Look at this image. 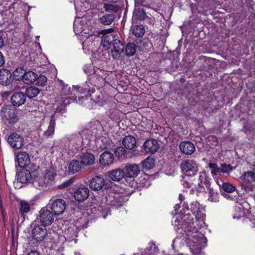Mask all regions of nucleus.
<instances>
[{"mask_svg": "<svg viewBox=\"0 0 255 255\" xmlns=\"http://www.w3.org/2000/svg\"><path fill=\"white\" fill-rule=\"evenodd\" d=\"M37 78V74L32 71H28L23 74L21 76L17 78V80H22L23 82L26 84H30L33 83Z\"/></svg>", "mask_w": 255, "mask_h": 255, "instance_id": "24", "label": "nucleus"}, {"mask_svg": "<svg viewBox=\"0 0 255 255\" xmlns=\"http://www.w3.org/2000/svg\"><path fill=\"white\" fill-rule=\"evenodd\" d=\"M31 182L36 188L43 186L46 183L44 176L36 171H32Z\"/></svg>", "mask_w": 255, "mask_h": 255, "instance_id": "21", "label": "nucleus"}, {"mask_svg": "<svg viewBox=\"0 0 255 255\" xmlns=\"http://www.w3.org/2000/svg\"><path fill=\"white\" fill-rule=\"evenodd\" d=\"M3 45V40L2 38L1 33L0 32V48H1Z\"/></svg>", "mask_w": 255, "mask_h": 255, "instance_id": "54", "label": "nucleus"}, {"mask_svg": "<svg viewBox=\"0 0 255 255\" xmlns=\"http://www.w3.org/2000/svg\"><path fill=\"white\" fill-rule=\"evenodd\" d=\"M136 144L135 138L130 135L126 136L123 140V144L124 147L128 149L133 148Z\"/></svg>", "mask_w": 255, "mask_h": 255, "instance_id": "30", "label": "nucleus"}, {"mask_svg": "<svg viewBox=\"0 0 255 255\" xmlns=\"http://www.w3.org/2000/svg\"><path fill=\"white\" fill-rule=\"evenodd\" d=\"M7 141L11 147L15 149L20 148L23 145V138L16 133L10 134L8 137Z\"/></svg>", "mask_w": 255, "mask_h": 255, "instance_id": "12", "label": "nucleus"}, {"mask_svg": "<svg viewBox=\"0 0 255 255\" xmlns=\"http://www.w3.org/2000/svg\"><path fill=\"white\" fill-rule=\"evenodd\" d=\"M241 186L246 192H252L254 189L253 182H255V170L244 172L240 177Z\"/></svg>", "mask_w": 255, "mask_h": 255, "instance_id": "3", "label": "nucleus"}, {"mask_svg": "<svg viewBox=\"0 0 255 255\" xmlns=\"http://www.w3.org/2000/svg\"><path fill=\"white\" fill-rule=\"evenodd\" d=\"M19 71H22L21 69H18L17 68L14 72H13V76L16 77L17 76V73Z\"/></svg>", "mask_w": 255, "mask_h": 255, "instance_id": "56", "label": "nucleus"}, {"mask_svg": "<svg viewBox=\"0 0 255 255\" xmlns=\"http://www.w3.org/2000/svg\"><path fill=\"white\" fill-rule=\"evenodd\" d=\"M11 103L14 106L19 107L26 101V95L22 92L14 93L11 97Z\"/></svg>", "mask_w": 255, "mask_h": 255, "instance_id": "23", "label": "nucleus"}, {"mask_svg": "<svg viewBox=\"0 0 255 255\" xmlns=\"http://www.w3.org/2000/svg\"><path fill=\"white\" fill-rule=\"evenodd\" d=\"M40 92V90L34 86L27 88L25 91L26 95L30 99L36 97Z\"/></svg>", "mask_w": 255, "mask_h": 255, "instance_id": "36", "label": "nucleus"}, {"mask_svg": "<svg viewBox=\"0 0 255 255\" xmlns=\"http://www.w3.org/2000/svg\"><path fill=\"white\" fill-rule=\"evenodd\" d=\"M125 49V46L121 40L119 39L118 32L113 28V53L120 55Z\"/></svg>", "mask_w": 255, "mask_h": 255, "instance_id": "8", "label": "nucleus"}, {"mask_svg": "<svg viewBox=\"0 0 255 255\" xmlns=\"http://www.w3.org/2000/svg\"><path fill=\"white\" fill-rule=\"evenodd\" d=\"M104 79H105V81H106V82H107V83H109L110 82V81H109V78H108L107 77H106V76H105V78H104Z\"/></svg>", "mask_w": 255, "mask_h": 255, "instance_id": "60", "label": "nucleus"}, {"mask_svg": "<svg viewBox=\"0 0 255 255\" xmlns=\"http://www.w3.org/2000/svg\"><path fill=\"white\" fill-rule=\"evenodd\" d=\"M36 80V84L40 86H45L46 84L47 81V77L44 75H40L39 77L37 76Z\"/></svg>", "mask_w": 255, "mask_h": 255, "instance_id": "46", "label": "nucleus"}, {"mask_svg": "<svg viewBox=\"0 0 255 255\" xmlns=\"http://www.w3.org/2000/svg\"><path fill=\"white\" fill-rule=\"evenodd\" d=\"M121 185L113 183V207L119 208L122 206L127 200V197L130 194L127 192L126 188Z\"/></svg>", "mask_w": 255, "mask_h": 255, "instance_id": "2", "label": "nucleus"}, {"mask_svg": "<svg viewBox=\"0 0 255 255\" xmlns=\"http://www.w3.org/2000/svg\"><path fill=\"white\" fill-rule=\"evenodd\" d=\"M179 199L181 203L182 202V201L184 200V196L182 193L179 194Z\"/></svg>", "mask_w": 255, "mask_h": 255, "instance_id": "57", "label": "nucleus"}, {"mask_svg": "<svg viewBox=\"0 0 255 255\" xmlns=\"http://www.w3.org/2000/svg\"><path fill=\"white\" fill-rule=\"evenodd\" d=\"M209 167L211 169L212 175H217L221 172L220 167L215 163H209Z\"/></svg>", "mask_w": 255, "mask_h": 255, "instance_id": "43", "label": "nucleus"}, {"mask_svg": "<svg viewBox=\"0 0 255 255\" xmlns=\"http://www.w3.org/2000/svg\"><path fill=\"white\" fill-rule=\"evenodd\" d=\"M252 0H246V2L248 4H251Z\"/></svg>", "mask_w": 255, "mask_h": 255, "instance_id": "61", "label": "nucleus"}, {"mask_svg": "<svg viewBox=\"0 0 255 255\" xmlns=\"http://www.w3.org/2000/svg\"><path fill=\"white\" fill-rule=\"evenodd\" d=\"M39 220L42 225H50L54 220L53 213L47 209L43 208L40 211Z\"/></svg>", "mask_w": 255, "mask_h": 255, "instance_id": "9", "label": "nucleus"}, {"mask_svg": "<svg viewBox=\"0 0 255 255\" xmlns=\"http://www.w3.org/2000/svg\"><path fill=\"white\" fill-rule=\"evenodd\" d=\"M209 194V200L212 202H216L219 201V194L218 192L215 191L213 188L209 187V189H207Z\"/></svg>", "mask_w": 255, "mask_h": 255, "instance_id": "40", "label": "nucleus"}, {"mask_svg": "<svg viewBox=\"0 0 255 255\" xmlns=\"http://www.w3.org/2000/svg\"><path fill=\"white\" fill-rule=\"evenodd\" d=\"M174 210L175 211H177L179 209V208H180V206L179 204H177L175 205V206H174Z\"/></svg>", "mask_w": 255, "mask_h": 255, "instance_id": "58", "label": "nucleus"}, {"mask_svg": "<svg viewBox=\"0 0 255 255\" xmlns=\"http://www.w3.org/2000/svg\"><path fill=\"white\" fill-rule=\"evenodd\" d=\"M183 210L185 211H188L189 210V207L187 204H184L183 205Z\"/></svg>", "mask_w": 255, "mask_h": 255, "instance_id": "55", "label": "nucleus"}, {"mask_svg": "<svg viewBox=\"0 0 255 255\" xmlns=\"http://www.w3.org/2000/svg\"><path fill=\"white\" fill-rule=\"evenodd\" d=\"M105 185V179L102 175L96 176L92 178L89 183L90 188L94 191L101 190Z\"/></svg>", "mask_w": 255, "mask_h": 255, "instance_id": "19", "label": "nucleus"}, {"mask_svg": "<svg viewBox=\"0 0 255 255\" xmlns=\"http://www.w3.org/2000/svg\"><path fill=\"white\" fill-rule=\"evenodd\" d=\"M139 172V166L135 164H128L126 166L125 174L127 177L133 178Z\"/></svg>", "mask_w": 255, "mask_h": 255, "instance_id": "26", "label": "nucleus"}, {"mask_svg": "<svg viewBox=\"0 0 255 255\" xmlns=\"http://www.w3.org/2000/svg\"><path fill=\"white\" fill-rule=\"evenodd\" d=\"M99 162L103 166H110L112 164V153L110 151L104 152L100 156Z\"/></svg>", "mask_w": 255, "mask_h": 255, "instance_id": "29", "label": "nucleus"}, {"mask_svg": "<svg viewBox=\"0 0 255 255\" xmlns=\"http://www.w3.org/2000/svg\"><path fill=\"white\" fill-rule=\"evenodd\" d=\"M112 28L101 30L100 33L102 34L101 45L105 50H109L112 46L111 33Z\"/></svg>", "mask_w": 255, "mask_h": 255, "instance_id": "10", "label": "nucleus"}, {"mask_svg": "<svg viewBox=\"0 0 255 255\" xmlns=\"http://www.w3.org/2000/svg\"><path fill=\"white\" fill-rule=\"evenodd\" d=\"M118 1V0H113V3H115L116 2H117Z\"/></svg>", "mask_w": 255, "mask_h": 255, "instance_id": "64", "label": "nucleus"}, {"mask_svg": "<svg viewBox=\"0 0 255 255\" xmlns=\"http://www.w3.org/2000/svg\"><path fill=\"white\" fill-rule=\"evenodd\" d=\"M17 160L20 167H24L29 164L30 157L25 152H20L17 155Z\"/></svg>", "mask_w": 255, "mask_h": 255, "instance_id": "27", "label": "nucleus"}, {"mask_svg": "<svg viewBox=\"0 0 255 255\" xmlns=\"http://www.w3.org/2000/svg\"><path fill=\"white\" fill-rule=\"evenodd\" d=\"M88 92L89 93L85 98H84V97H79V100L80 101L85 100L88 102L93 101V102L99 104V105H102L103 104V95L98 90L96 91L95 89H92V90H89Z\"/></svg>", "mask_w": 255, "mask_h": 255, "instance_id": "7", "label": "nucleus"}, {"mask_svg": "<svg viewBox=\"0 0 255 255\" xmlns=\"http://www.w3.org/2000/svg\"><path fill=\"white\" fill-rule=\"evenodd\" d=\"M32 177V172L31 173L28 170H23L18 174L17 179L22 183H24L31 181Z\"/></svg>", "mask_w": 255, "mask_h": 255, "instance_id": "28", "label": "nucleus"}, {"mask_svg": "<svg viewBox=\"0 0 255 255\" xmlns=\"http://www.w3.org/2000/svg\"><path fill=\"white\" fill-rule=\"evenodd\" d=\"M72 100H73L69 97L61 95L57 98L56 103L54 104V107L57 112H61L64 110L66 105L70 104Z\"/></svg>", "mask_w": 255, "mask_h": 255, "instance_id": "18", "label": "nucleus"}, {"mask_svg": "<svg viewBox=\"0 0 255 255\" xmlns=\"http://www.w3.org/2000/svg\"><path fill=\"white\" fill-rule=\"evenodd\" d=\"M220 170L221 172L228 174L233 170V167L231 164L222 163L220 165Z\"/></svg>", "mask_w": 255, "mask_h": 255, "instance_id": "41", "label": "nucleus"}, {"mask_svg": "<svg viewBox=\"0 0 255 255\" xmlns=\"http://www.w3.org/2000/svg\"><path fill=\"white\" fill-rule=\"evenodd\" d=\"M219 185L221 192L224 191L226 193H231L236 189V187L229 182H222L221 185L220 184Z\"/></svg>", "mask_w": 255, "mask_h": 255, "instance_id": "34", "label": "nucleus"}, {"mask_svg": "<svg viewBox=\"0 0 255 255\" xmlns=\"http://www.w3.org/2000/svg\"><path fill=\"white\" fill-rule=\"evenodd\" d=\"M27 255H40V254L36 251H31L29 252Z\"/></svg>", "mask_w": 255, "mask_h": 255, "instance_id": "53", "label": "nucleus"}, {"mask_svg": "<svg viewBox=\"0 0 255 255\" xmlns=\"http://www.w3.org/2000/svg\"><path fill=\"white\" fill-rule=\"evenodd\" d=\"M211 179L207 176L206 172L203 171L200 172L198 177V187L200 191H204L205 188L209 189L211 186L210 180Z\"/></svg>", "mask_w": 255, "mask_h": 255, "instance_id": "14", "label": "nucleus"}, {"mask_svg": "<svg viewBox=\"0 0 255 255\" xmlns=\"http://www.w3.org/2000/svg\"><path fill=\"white\" fill-rule=\"evenodd\" d=\"M180 168L182 172L188 176L195 175L198 171L197 164L192 159L183 160L181 163Z\"/></svg>", "mask_w": 255, "mask_h": 255, "instance_id": "5", "label": "nucleus"}, {"mask_svg": "<svg viewBox=\"0 0 255 255\" xmlns=\"http://www.w3.org/2000/svg\"><path fill=\"white\" fill-rule=\"evenodd\" d=\"M179 149L184 154L186 155H191L194 153L195 150V147L194 144L188 141L181 142L179 144Z\"/></svg>", "mask_w": 255, "mask_h": 255, "instance_id": "20", "label": "nucleus"}, {"mask_svg": "<svg viewBox=\"0 0 255 255\" xmlns=\"http://www.w3.org/2000/svg\"><path fill=\"white\" fill-rule=\"evenodd\" d=\"M76 27H77V25L74 24V30L76 31Z\"/></svg>", "mask_w": 255, "mask_h": 255, "instance_id": "63", "label": "nucleus"}, {"mask_svg": "<svg viewBox=\"0 0 255 255\" xmlns=\"http://www.w3.org/2000/svg\"><path fill=\"white\" fill-rule=\"evenodd\" d=\"M89 189L87 187H80L74 191V197L77 201L83 202L89 197Z\"/></svg>", "mask_w": 255, "mask_h": 255, "instance_id": "16", "label": "nucleus"}, {"mask_svg": "<svg viewBox=\"0 0 255 255\" xmlns=\"http://www.w3.org/2000/svg\"><path fill=\"white\" fill-rule=\"evenodd\" d=\"M19 211L22 216L28 213L30 210L29 203L25 200H21L19 202Z\"/></svg>", "mask_w": 255, "mask_h": 255, "instance_id": "38", "label": "nucleus"}, {"mask_svg": "<svg viewBox=\"0 0 255 255\" xmlns=\"http://www.w3.org/2000/svg\"><path fill=\"white\" fill-rule=\"evenodd\" d=\"M4 64V59L2 54V53L0 52V66H1Z\"/></svg>", "mask_w": 255, "mask_h": 255, "instance_id": "52", "label": "nucleus"}, {"mask_svg": "<svg viewBox=\"0 0 255 255\" xmlns=\"http://www.w3.org/2000/svg\"><path fill=\"white\" fill-rule=\"evenodd\" d=\"M61 93L64 96L68 95L71 94V90L68 85H64L62 89Z\"/></svg>", "mask_w": 255, "mask_h": 255, "instance_id": "49", "label": "nucleus"}, {"mask_svg": "<svg viewBox=\"0 0 255 255\" xmlns=\"http://www.w3.org/2000/svg\"><path fill=\"white\" fill-rule=\"evenodd\" d=\"M137 46L133 42L128 43L125 47V54L128 57L134 55L136 51Z\"/></svg>", "mask_w": 255, "mask_h": 255, "instance_id": "33", "label": "nucleus"}, {"mask_svg": "<svg viewBox=\"0 0 255 255\" xmlns=\"http://www.w3.org/2000/svg\"><path fill=\"white\" fill-rule=\"evenodd\" d=\"M189 210L195 216L197 220L203 221L205 219V214L203 213L200 209V204L197 201H194L190 203Z\"/></svg>", "mask_w": 255, "mask_h": 255, "instance_id": "17", "label": "nucleus"}, {"mask_svg": "<svg viewBox=\"0 0 255 255\" xmlns=\"http://www.w3.org/2000/svg\"><path fill=\"white\" fill-rule=\"evenodd\" d=\"M55 175V174H54L53 171L49 170L46 173L44 177L45 181L46 179H47L48 181H51L53 180Z\"/></svg>", "mask_w": 255, "mask_h": 255, "instance_id": "47", "label": "nucleus"}, {"mask_svg": "<svg viewBox=\"0 0 255 255\" xmlns=\"http://www.w3.org/2000/svg\"><path fill=\"white\" fill-rule=\"evenodd\" d=\"M104 8L106 11L110 12L112 10V5L110 4H105Z\"/></svg>", "mask_w": 255, "mask_h": 255, "instance_id": "51", "label": "nucleus"}, {"mask_svg": "<svg viewBox=\"0 0 255 255\" xmlns=\"http://www.w3.org/2000/svg\"><path fill=\"white\" fill-rule=\"evenodd\" d=\"M74 181V179L71 178L70 179L63 183H62L61 184H60L58 186V188L59 189H63L65 187H68L69 185H70L71 183H72Z\"/></svg>", "mask_w": 255, "mask_h": 255, "instance_id": "48", "label": "nucleus"}, {"mask_svg": "<svg viewBox=\"0 0 255 255\" xmlns=\"http://www.w3.org/2000/svg\"><path fill=\"white\" fill-rule=\"evenodd\" d=\"M143 150L146 153L153 154L159 148L157 140L155 139H147L143 145Z\"/></svg>", "mask_w": 255, "mask_h": 255, "instance_id": "13", "label": "nucleus"}, {"mask_svg": "<svg viewBox=\"0 0 255 255\" xmlns=\"http://www.w3.org/2000/svg\"><path fill=\"white\" fill-rule=\"evenodd\" d=\"M90 129L83 130L81 134H75L71 140L78 139V142H81L83 145L88 144L91 139L92 135Z\"/></svg>", "mask_w": 255, "mask_h": 255, "instance_id": "15", "label": "nucleus"}, {"mask_svg": "<svg viewBox=\"0 0 255 255\" xmlns=\"http://www.w3.org/2000/svg\"><path fill=\"white\" fill-rule=\"evenodd\" d=\"M176 230L182 229L185 232L197 233L198 229L194 225L193 218L189 213H182L174 221Z\"/></svg>", "mask_w": 255, "mask_h": 255, "instance_id": "1", "label": "nucleus"}, {"mask_svg": "<svg viewBox=\"0 0 255 255\" xmlns=\"http://www.w3.org/2000/svg\"><path fill=\"white\" fill-rule=\"evenodd\" d=\"M155 164V159L152 157H148L142 161V167L146 170L152 169Z\"/></svg>", "mask_w": 255, "mask_h": 255, "instance_id": "37", "label": "nucleus"}, {"mask_svg": "<svg viewBox=\"0 0 255 255\" xmlns=\"http://www.w3.org/2000/svg\"><path fill=\"white\" fill-rule=\"evenodd\" d=\"M125 176V172L122 169L113 170V181H120Z\"/></svg>", "mask_w": 255, "mask_h": 255, "instance_id": "39", "label": "nucleus"}, {"mask_svg": "<svg viewBox=\"0 0 255 255\" xmlns=\"http://www.w3.org/2000/svg\"><path fill=\"white\" fill-rule=\"evenodd\" d=\"M51 203V209L55 215L59 216L62 214L66 208V203L62 199H55L53 197L50 200Z\"/></svg>", "mask_w": 255, "mask_h": 255, "instance_id": "6", "label": "nucleus"}, {"mask_svg": "<svg viewBox=\"0 0 255 255\" xmlns=\"http://www.w3.org/2000/svg\"><path fill=\"white\" fill-rule=\"evenodd\" d=\"M15 111V109L11 108V106L6 105L0 110V116L4 122L13 124L18 121Z\"/></svg>", "mask_w": 255, "mask_h": 255, "instance_id": "4", "label": "nucleus"}, {"mask_svg": "<svg viewBox=\"0 0 255 255\" xmlns=\"http://www.w3.org/2000/svg\"><path fill=\"white\" fill-rule=\"evenodd\" d=\"M81 164L86 166L92 165L95 160V156L89 152L83 153L79 156Z\"/></svg>", "mask_w": 255, "mask_h": 255, "instance_id": "25", "label": "nucleus"}, {"mask_svg": "<svg viewBox=\"0 0 255 255\" xmlns=\"http://www.w3.org/2000/svg\"><path fill=\"white\" fill-rule=\"evenodd\" d=\"M13 80L11 72L6 69H2L0 70V83L2 85H9Z\"/></svg>", "mask_w": 255, "mask_h": 255, "instance_id": "22", "label": "nucleus"}, {"mask_svg": "<svg viewBox=\"0 0 255 255\" xmlns=\"http://www.w3.org/2000/svg\"><path fill=\"white\" fill-rule=\"evenodd\" d=\"M122 12V9L120 6L118 5L117 4H114L113 3V21L116 18V16L114 13H116L118 15V18H119L120 17V15Z\"/></svg>", "mask_w": 255, "mask_h": 255, "instance_id": "45", "label": "nucleus"}, {"mask_svg": "<svg viewBox=\"0 0 255 255\" xmlns=\"http://www.w3.org/2000/svg\"><path fill=\"white\" fill-rule=\"evenodd\" d=\"M106 175L111 179H112V171H109Z\"/></svg>", "mask_w": 255, "mask_h": 255, "instance_id": "59", "label": "nucleus"}, {"mask_svg": "<svg viewBox=\"0 0 255 255\" xmlns=\"http://www.w3.org/2000/svg\"><path fill=\"white\" fill-rule=\"evenodd\" d=\"M33 238L37 242L42 241L47 235V231L45 226L39 225L35 226L32 230Z\"/></svg>", "mask_w": 255, "mask_h": 255, "instance_id": "11", "label": "nucleus"}, {"mask_svg": "<svg viewBox=\"0 0 255 255\" xmlns=\"http://www.w3.org/2000/svg\"><path fill=\"white\" fill-rule=\"evenodd\" d=\"M146 16V15L143 11H138V14L135 15L136 18L140 20L144 19Z\"/></svg>", "mask_w": 255, "mask_h": 255, "instance_id": "50", "label": "nucleus"}, {"mask_svg": "<svg viewBox=\"0 0 255 255\" xmlns=\"http://www.w3.org/2000/svg\"><path fill=\"white\" fill-rule=\"evenodd\" d=\"M131 30L133 35L137 38L142 37L145 32L144 27L141 24L132 25Z\"/></svg>", "mask_w": 255, "mask_h": 255, "instance_id": "32", "label": "nucleus"}, {"mask_svg": "<svg viewBox=\"0 0 255 255\" xmlns=\"http://www.w3.org/2000/svg\"><path fill=\"white\" fill-rule=\"evenodd\" d=\"M81 163L77 160H72L68 165V169L70 172L75 173L79 172L81 169Z\"/></svg>", "mask_w": 255, "mask_h": 255, "instance_id": "35", "label": "nucleus"}, {"mask_svg": "<svg viewBox=\"0 0 255 255\" xmlns=\"http://www.w3.org/2000/svg\"><path fill=\"white\" fill-rule=\"evenodd\" d=\"M184 186H186V187H188L189 185V183H186V184H184Z\"/></svg>", "mask_w": 255, "mask_h": 255, "instance_id": "62", "label": "nucleus"}, {"mask_svg": "<svg viewBox=\"0 0 255 255\" xmlns=\"http://www.w3.org/2000/svg\"><path fill=\"white\" fill-rule=\"evenodd\" d=\"M126 150L122 146H118L114 150V153L115 155L119 158L125 157V153Z\"/></svg>", "mask_w": 255, "mask_h": 255, "instance_id": "42", "label": "nucleus"}, {"mask_svg": "<svg viewBox=\"0 0 255 255\" xmlns=\"http://www.w3.org/2000/svg\"><path fill=\"white\" fill-rule=\"evenodd\" d=\"M55 125V120L53 117H51L48 128L44 132L43 138H48L52 136L54 133Z\"/></svg>", "mask_w": 255, "mask_h": 255, "instance_id": "31", "label": "nucleus"}, {"mask_svg": "<svg viewBox=\"0 0 255 255\" xmlns=\"http://www.w3.org/2000/svg\"><path fill=\"white\" fill-rule=\"evenodd\" d=\"M100 22L104 25H108L112 23V15L106 14L100 18Z\"/></svg>", "mask_w": 255, "mask_h": 255, "instance_id": "44", "label": "nucleus"}]
</instances>
